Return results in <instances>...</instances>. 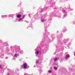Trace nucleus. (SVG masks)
<instances>
[{
    "label": "nucleus",
    "mask_w": 75,
    "mask_h": 75,
    "mask_svg": "<svg viewBox=\"0 0 75 75\" xmlns=\"http://www.w3.org/2000/svg\"><path fill=\"white\" fill-rule=\"evenodd\" d=\"M27 67V64L26 63H24L23 65V67L25 69H26Z\"/></svg>",
    "instance_id": "nucleus-1"
},
{
    "label": "nucleus",
    "mask_w": 75,
    "mask_h": 75,
    "mask_svg": "<svg viewBox=\"0 0 75 75\" xmlns=\"http://www.w3.org/2000/svg\"><path fill=\"white\" fill-rule=\"evenodd\" d=\"M35 54L36 55V57H37V55L39 54V51L38 50H37L35 52Z\"/></svg>",
    "instance_id": "nucleus-2"
},
{
    "label": "nucleus",
    "mask_w": 75,
    "mask_h": 75,
    "mask_svg": "<svg viewBox=\"0 0 75 75\" xmlns=\"http://www.w3.org/2000/svg\"><path fill=\"white\" fill-rule=\"evenodd\" d=\"M70 57V56L69 54H67L66 55V57H65V59H67L68 58H69Z\"/></svg>",
    "instance_id": "nucleus-3"
},
{
    "label": "nucleus",
    "mask_w": 75,
    "mask_h": 75,
    "mask_svg": "<svg viewBox=\"0 0 75 75\" xmlns=\"http://www.w3.org/2000/svg\"><path fill=\"white\" fill-rule=\"evenodd\" d=\"M21 17V15L20 14H18L17 16V18H20Z\"/></svg>",
    "instance_id": "nucleus-4"
},
{
    "label": "nucleus",
    "mask_w": 75,
    "mask_h": 75,
    "mask_svg": "<svg viewBox=\"0 0 75 75\" xmlns=\"http://www.w3.org/2000/svg\"><path fill=\"white\" fill-rule=\"evenodd\" d=\"M53 68L54 70H57L58 69V67H56L55 66H54Z\"/></svg>",
    "instance_id": "nucleus-5"
},
{
    "label": "nucleus",
    "mask_w": 75,
    "mask_h": 75,
    "mask_svg": "<svg viewBox=\"0 0 75 75\" xmlns=\"http://www.w3.org/2000/svg\"><path fill=\"white\" fill-rule=\"evenodd\" d=\"M22 18H20L18 19V21H21V20H22Z\"/></svg>",
    "instance_id": "nucleus-6"
},
{
    "label": "nucleus",
    "mask_w": 75,
    "mask_h": 75,
    "mask_svg": "<svg viewBox=\"0 0 75 75\" xmlns=\"http://www.w3.org/2000/svg\"><path fill=\"white\" fill-rule=\"evenodd\" d=\"M53 60L55 61H57V58H56L53 59Z\"/></svg>",
    "instance_id": "nucleus-7"
},
{
    "label": "nucleus",
    "mask_w": 75,
    "mask_h": 75,
    "mask_svg": "<svg viewBox=\"0 0 75 75\" xmlns=\"http://www.w3.org/2000/svg\"><path fill=\"white\" fill-rule=\"evenodd\" d=\"M41 21L42 22H44V19H42L41 20Z\"/></svg>",
    "instance_id": "nucleus-8"
},
{
    "label": "nucleus",
    "mask_w": 75,
    "mask_h": 75,
    "mask_svg": "<svg viewBox=\"0 0 75 75\" xmlns=\"http://www.w3.org/2000/svg\"><path fill=\"white\" fill-rule=\"evenodd\" d=\"M15 57H17V54H15Z\"/></svg>",
    "instance_id": "nucleus-9"
},
{
    "label": "nucleus",
    "mask_w": 75,
    "mask_h": 75,
    "mask_svg": "<svg viewBox=\"0 0 75 75\" xmlns=\"http://www.w3.org/2000/svg\"><path fill=\"white\" fill-rule=\"evenodd\" d=\"M48 72H49V73H51V71L49 70L48 71Z\"/></svg>",
    "instance_id": "nucleus-10"
},
{
    "label": "nucleus",
    "mask_w": 75,
    "mask_h": 75,
    "mask_svg": "<svg viewBox=\"0 0 75 75\" xmlns=\"http://www.w3.org/2000/svg\"><path fill=\"white\" fill-rule=\"evenodd\" d=\"M63 13H65V10H63Z\"/></svg>",
    "instance_id": "nucleus-11"
},
{
    "label": "nucleus",
    "mask_w": 75,
    "mask_h": 75,
    "mask_svg": "<svg viewBox=\"0 0 75 75\" xmlns=\"http://www.w3.org/2000/svg\"><path fill=\"white\" fill-rule=\"evenodd\" d=\"M25 15H24L23 16V18H24V17H25Z\"/></svg>",
    "instance_id": "nucleus-12"
},
{
    "label": "nucleus",
    "mask_w": 75,
    "mask_h": 75,
    "mask_svg": "<svg viewBox=\"0 0 75 75\" xmlns=\"http://www.w3.org/2000/svg\"><path fill=\"white\" fill-rule=\"evenodd\" d=\"M39 62V60L36 61V63H38Z\"/></svg>",
    "instance_id": "nucleus-13"
},
{
    "label": "nucleus",
    "mask_w": 75,
    "mask_h": 75,
    "mask_svg": "<svg viewBox=\"0 0 75 75\" xmlns=\"http://www.w3.org/2000/svg\"><path fill=\"white\" fill-rule=\"evenodd\" d=\"M3 16H2V17H3Z\"/></svg>",
    "instance_id": "nucleus-14"
}]
</instances>
